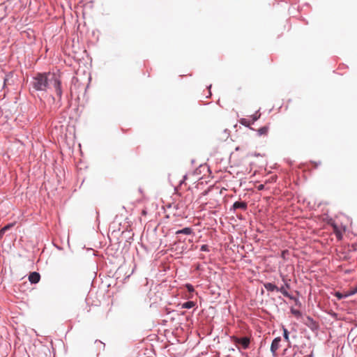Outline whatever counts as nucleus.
Returning <instances> with one entry per match:
<instances>
[{
	"instance_id": "1",
	"label": "nucleus",
	"mask_w": 357,
	"mask_h": 357,
	"mask_svg": "<svg viewBox=\"0 0 357 357\" xmlns=\"http://www.w3.org/2000/svg\"><path fill=\"white\" fill-rule=\"evenodd\" d=\"M52 75L50 73H37L32 81L33 87L37 91H46L51 83Z\"/></svg>"
},
{
	"instance_id": "2",
	"label": "nucleus",
	"mask_w": 357,
	"mask_h": 357,
	"mask_svg": "<svg viewBox=\"0 0 357 357\" xmlns=\"http://www.w3.org/2000/svg\"><path fill=\"white\" fill-rule=\"evenodd\" d=\"M51 83L53 84V86L55 89V91L56 93L59 100L60 101L62 98V89H61V80L57 77V76L54 74L52 75L51 77Z\"/></svg>"
},
{
	"instance_id": "3",
	"label": "nucleus",
	"mask_w": 357,
	"mask_h": 357,
	"mask_svg": "<svg viewBox=\"0 0 357 357\" xmlns=\"http://www.w3.org/2000/svg\"><path fill=\"white\" fill-rule=\"evenodd\" d=\"M233 339H234V343L241 344L242 346L243 349H245L248 348L250 342L249 337H243L239 338V337H234Z\"/></svg>"
},
{
	"instance_id": "4",
	"label": "nucleus",
	"mask_w": 357,
	"mask_h": 357,
	"mask_svg": "<svg viewBox=\"0 0 357 357\" xmlns=\"http://www.w3.org/2000/svg\"><path fill=\"white\" fill-rule=\"evenodd\" d=\"M280 341H281V337H275L273 340V342L271 343V351L273 354V356H277V351H278V349L280 347Z\"/></svg>"
},
{
	"instance_id": "5",
	"label": "nucleus",
	"mask_w": 357,
	"mask_h": 357,
	"mask_svg": "<svg viewBox=\"0 0 357 357\" xmlns=\"http://www.w3.org/2000/svg\"><path fill=\"white\" fill-rule=\"evenodd\" d=\"M331 226L333 227V233L335 234L338 240H341L342 238L343 232L344 231V229H342L341 227H339L335 223H332Z\"/></svg>"
},
{
	"instance_id": "6",
	"label": "nucleus",
	"mask_w": 357,
	"mask_h": 357,
	"mask_svg": "<svg viewBox=\"0 0 357 357\" xmlns=\"http://www.w3.org/2000/svg\"><path fill=\"white\" fill-rule=\"evenodd\" d=\"M40 275L37 272H32L30 273V275L29 276V280L33 284L38 283L40 281Z\"/></svg>"
},
{
	"instance_id": "7",
	"label": "nucleus",
	"mask_w": 357,
	"mask_h": 357,
	"mask_svg": "<svg viewBox=\"0 0 357 357\" xmlns=\"http://www.w3.org/2000/svg\"><path fill=\"white\" fill-rule=\"evenodd\" d=\"M247 203L245 202H236L232 206V208L235 211L236 209H242L245 211L247 209Z\"/></svg>"
},
{
	"instance_id": "8",
	"label": "nucleus",
	"mask_w": 357,
	"mask_h": 357,
	"mask_svg": "<svg viewBox=\"0 0 357 357\" xmlns=\"http://www.w3.org/2000/svg\"><path fill=\"white\" fill-rule=\"evenodd\" d=\"M264 287L267 291H270L279 290V288L277 286H275L274 284L271 283V282L265 283Z\"/></svg>"
},
{
	"instance_id": "9",
	"label": "nucleus",
	"mask_w": 357,
	"mask_h": 357,
	"mask_svg": "<svg viewBox=\"0 0 357 357\" xmlns=\"http://www.w3.org/2000/svg\"><path fill=\"white\" fill-rule=\"evenodd\" d=\"M192 233V229L190 227H185L183 229L178 230L176 231V234H185V235H190Z\"/></svg>"
},
{
	"instance_id": "10",
	"label": "nucleus",
	"mask_w": 357,
	"mask_h": 357,
	"mask_svg": "<svg viewBox=\"0 0 357 357\" xmlns=\"http://www.w3.org/2000/svg\"><path fill=\"white\" fill-rule=\"evenodd\" d=\"M269 130V127L265 126L264 127L260 128L257 130V132L259 135H267Z\"/></svg>"
},
{
	"instance_id": "11",
	"label": "nucleus",
	"mask_w": 357,
	"mask_h": 357,
	"mask_svg": "<svg viewBox=\"0 0 357 357\" xmlns=\"http://www.w3.org/2000/svg\"><path fill=\"white\" fill-rule=\"evenodd\" d=\"M195 305V303L194 301H188L182 305V308L190 309L193 307Z\"/></svg>"
},
{
	"instance_id": "12",
	"label": "nucleus",
	"mask_w": 357,
	"mask_h": 357,
	"mask_svg": "<svg viewBox=\"0 0 357 357\" xmlns=\"http://www.w3.org/2000/svg\"><path fill=\"white\" fill-rule=\"evenodd\" d=\"M278 291L281 292L286 297H289V293L287 292V291L286 290L285 287H282L281 288H279V290Z\"/></svg>"
},
{
	"instance_id": "13",
	"label": "nucleus",
	"mask_w": 357,
	"mask_h": 357,
	"mask_svg": "<svg viewBox=\"0 0 357 357\" xmlns=\"http://www.w3.org/2000/svg\"><path fill=\"white\" fill-rule=\"evenodd\" d=\"M283 335H284V340L287 341V342H289V332L287 331V328H283Z\"/></svg>"
},
{
	"instance_id": "14",
	"label": "nucleus",
	"mask_w": 357,
	"mask_h": 357,
	"mask_svg": "<svg viewBox=\"0 0 357 357\" xmlns=\"http://www.w3.org/2000/svg\"><path fill=\"white\" fill-rule=\"evenodd\" d=\"M241 124L245 126H249L250 125V122L246 119H241L240 120Z\"/></svg>"
},
{
	"instance_id": "15",
	"label": "nucleus",
	"mask_w": 357,
	"mask_h": 357,
	"mask_svg": "<svg viewBox=\"0 0 357 357\" xmlns=\"http://www.w3.org/2000/svg\"><path fill=\"white\" fill-rule=\"evenodd\" d=\"M291 312H292V314H294L295 316H296L298 317L301 315V312L298 310L291 309Z\"/></svg>"
},
{
	"instance_id": "16",
	"label": "nucleus",
	"mask_w": 357,
	"mask_h": 357,
	"mask_svg": "<svg viewBox=\"0 0 357 357\" xmlns=\"http://www.w3.org/2000/svg\"><path fill=\"white\" fill-rule=\"evenodd\" d=\"M260 117V114H258L257 113H256L255 114L252 115V123H253L255 121H256Z\"/></svg>"
},
{
	"instance_id": "17",
	"label": "nucleus",
	"mask_w": 357,
	"mask_h": 357,
	"mask_svg": "<svg viewBox=\"0 0 357 357\" xmlns=\"http://www.w3.org/2000/svg\"><path fill=\"white\" fill-rule=\"evenodd\" d=\"M185 287H186V288H187V289H188V291L189 292H193V291H194V287H193V286H192V285H191V284H187L185 285Z\"/></svg>"
},
{
	"instance_id": "18",
	"label": "nucleus",
	"mask_w": 357,
	"mask_h": 357,
	"mask_svg": "<svg viewBox=\"0 0 357 357\" xmlns=\"http://www.w3.org/2000/svg\"><path fill=\"white\" fill-rule=\"evenodd\" d=\"M12 226H13V224H11V225H8L5 226L4 227H3V228L1 229V231H7V230H8V229H9Z\"/></svg>"
},
{
	"instance_id": "19",
	"label": "nucleus",
	"mask_w": 357,
	"mask_h": 357,
	"mask_svg": "<svg viewBox=\"0 0 357 357\" xmlns=\"http://www.w3.org/2000/svg\"><path fill=\"white\" fill-rule=\"evenodd\" d=\"M201 250L202 251H208V245H202V247H201Z\"/></svg>"
},
{
	"instance_id": "20",
	"label": "nucleus",
	"mask_w": 357,
	"mask_h": 357,
	"mask_svg": "<svg viewBox=\"0 0 357 357\" xmlns=\"http://www.w3.org/2000/svg\"><path fill=\"white\" fill-rule=\"evenodd\" d=\"M335 296L339 298V299H341L342 298H343V296L342 294H340V292H337L335 294Z\"/></svg>"
},
{
	"instance_id": "21",
	"label": "nucleus",
	"mask_w": 357,
	"mask_h": 357,
	"mask_svg": "<svg viewBox=\"0 0 357 357\" xmlns=\"http://www.w3.org/2000/svg\"><path fill=\"white\" fill-rule=\"evenodd\" d=\"M263 188H264L263 185H259V190L263 189Z\"/></svg>"
},
{
	"instance_id": "22",
	"label": "nucleus",
	"mask_w": 357,
	"mask_h": 357,
	"mask_svg": "<svg viewBox=\"0 0 357 357\" xmlns=\"http://www.w3.org/2000/svg\"><path fill=\"white\" fill-rule=\"evenodd\" d=\"M4 233H5V231H1V229L0 230V236H1Z\"/></svg>"
},
{
	"instance_id": "23",
	"label": "nucleus",
	"mask_w": 357,
	"mask_h": 357,
	"mask_svg": "<svg viewBox=\"0 0 357 357\" xmlns=\"http://www.w3.org/2000/svg\"><path fill=\"white\" fill-rule=\"evenodd\" d=\"M286 287H287V289H289V284H286Z\"/></svg>"
}]
</instances>
